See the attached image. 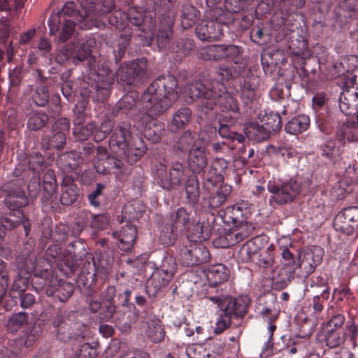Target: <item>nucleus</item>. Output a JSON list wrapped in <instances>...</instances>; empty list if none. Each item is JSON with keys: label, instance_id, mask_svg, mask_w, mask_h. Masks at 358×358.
Listing matches in <instances>:
<instances>
[{"label": "nucleus", "instance_id": "cd10ccee", "mask_svg": "<svg viewBox=\"0 0 358 358\" xmlns=\"http://www.w3.org/2000/svg\"><path fill=\"white\" fill-rule=\"evenodd\" d=\"M28 168L34 173L31 179H55V171L38 152L33 151L29 155Z\"/></svg>", "mask_w": 358, "mask_h": 358}, {"label": "nucleus", "instance_id": "052dcab7", "mask_svg": "<svg viewBox=\"0 0 358 358\" xmlns=\"http://www.w3.org/2000/svg\"><path fill=\"white\" fill-rule=\"evenodd\" d=\"M259 314L268 323L274 322L278 318L280 314L278 301L272 298L270 303L260 310Z\"/></svg>", "mask_w": 358, "mask_h": 358}, {"label": "nucleus", "instance_id": "3c124183", "mask_svg": "<svg viewBox=\"0 0 358 358\" xmlns=\"http://www.w3.org/2000/svg\"><path fill=\"white\" fill-rule=\"evenodd\" d=\"M223 45H211L201 48L198 56L206 61H219L223 59Z\"/></svg>", "mask_w": 358, "mask_h": 358}, {"label": "nucleus", "instance_id": "dca6fc26", "mask_svg": "<svg viewBox=\"0 0 358 358\" xmlns=\"http://www.w3.org/2000/svg\"><path fill=\"white\" fill-rule=\"evenodd\" d=\"M267 188L273 194L272 200L282 205L294 199L300 192L301 184L298 180H268Z\"/></svg>", "mask_w": 358, "mask_h": 358}, {"label": "nucleus", "instance_id": "bb28decb", "mask_svg": "<svg viewBox=\"0 0 358 358\" xmlns=\"http://www.w3.org/2000/svg\"><path fill=\"white\" fill-rule=\"evenodd\" d=\"M66 17H70L73 20L77 22H82L84 20V16L81 15L77 9V4L73 1L66 3L60 14H52L48 20V25L50 29V34L54 35L59 29V25L62 20L66 19Z\"/></svg>", "mask_w": 358, "mask_h": 358}, {"label": "nucleus", "instance_id": "a18cd8bd", "mask_svg": "<svg viewBox=\"0 0 358 358\" xmlns=\"http://www.w3.org/2000/svg\"><path fill=\"white\" fill-rule=\"evenodd\" d=\"M83 261L66 253L56 264L57 267L67 277H70L80 266Z\"/></svg>", "mask_w": 358, "mask_h": 358}, {"label": "nucleus", "instance_id": "c9c22d12", "mask_svg": "<svg viewBox=\"0 0 358 358\" xmlns=\"http://www.w3.org/2000/svg\"><path fill=\"white\" fill-rule=\"evenodd\" d=\"M157 117L141 118L143 124L145 122L143 136L152 143H158L166 132L164 124L156 120Z\"/></svg>", "mask_w": 358, "mask_h": 358}, {"label": "nucleus", "instance_id": "20e7f679", "mask_svg": "<svg viewBox=\"0 0 358 358\" xmlns=\"http://www.w3.org/2000/svg\"><path fill=\"white\" fill-rule=\"evenodd\" d=\"M15 181L8 180L2 186L3 190L7 192L6 204L10 212L0 218V224L8 230L15 229L22 224L25 235L28 236L31 224L28 220L24 219V215L20 210L28 204V199L24 190L14 183Z\"/></svg>", "mask_w": 358, "mask_h": 358}, {"label": "nucleus", "instance_id": "13d9d810", "mask_svg": "<svg viewBox=\"0 0 358 358\" xmlns=\"http://www.w3.org/2000/svg\"><path fill=\"white\" fill-rule=\"evenodd\" d=\"M285 0H261L255 9V14L257 18H260L264 15L269 14L275 8H278L281 13L284 8L282 1Z\"/></svg>", "mask_w": 358, "mask_h": 358}, {"label": "nucleus", "instance_id": "c03bdc74", "mask_svg": "<svg viewBox=\"0 0 358 358\" xmlns=\"http://www.w3.org/2000/svg\"><path fill=\"white\" fill-rule=\"evenodd\" d=\"M347 338V333L343 330L324 329V339L326 345L329 348H335L343 345Z\"/></svg>", "mask_w": 358, "mask_h": 358}, {"label": "nucleus", "instance_id": "ea45409f", "mask_svg": "<svg viewBox=\"0 0 358 358\" xmlns=\"http://www.w3.org/2000/svg\"><path fill=\"white\" fill-rule=\"evenodd\" d=\"M209 151L213 154L220 155L232 159L234 149H235V143L230 138L222 141H212L208 143Z\"/></svg>", "mask_w": 358, "mask_h": 358}, {"label": "nucleus", "instance_id": "8fccbe9b", "mask_svg": "<svg viewBox=\"0 0 358 358\" xmlns=\"http://www.w3.org/2000/svg\"><path fill=\"white\" fill-rule=\"evenodd\" d=\"M334 116L327 110L320 112L316 115V124L320 130L326 134L332 133L336 125Z\"/></svg>", "mask_w": 358, "mask_h": 358}, {"label": "nucleus", "instance_id": "603ef678", "mask_svg": "<svg viewBox=\"0 0 358 358\" xmlns=\"http://www.w3.org/2000/svg\"><path fill=\"white\" fill-rule=\"evenodd\" d=\"M108 22L119 31H124L126 35L131 34L127 13L120 10H115L108 17Z\"/></svg>", "mask_w": 358, "mask_h": 358}, {"label": "nucleus", "instance_id": "864d4df0", "mask_svg": "<svg viewBox=\"0 0 358 358\" xmlns=\"http://www.w3.org/2000/svg\"><path fill=\"white\" fill-rule=\"evenodd\" d=\"M147 334L152 342L155 343L162 342L165 337V331L162 321L159 319L150 321L148 325Z\"/></svg>", "mask_w": 358, "mask_h": 358}, {"label": "nucleus", "instance_id": "4468645a", "mask_svg": "<svg viewBox=\"0 0 358 358\" xmlns=\"http://www.w3.org/2000/svg\"><path fill=\"white\" fill-rule=\"evenodd\" d=\"M95 44L96 40L92 38L86 40L80 45L74 43L66 44L57 53L55 61L59 64L71 63L76 65L91 55L92 48Z\"/></svg>", "mask_w": 358, "mask_h": 358}, {"label": "nucleus", "instance_id": "a19ab883", "mask_svg": "<svg viewBox=\"0 0 358 358\" xmlns=\"http://www.w3.org/2000/svg\"><path fill=\"white\" fill-rule=\"evenodd\" d=\"M310 127L309 116L298 115L289 120L285 126V131L292 135H296L306 131Z\"/></svg>", "mask_w": 358, "mask_h": 358}, {"label": "nucleus", "instance_id": "f8f14e48", "mask_svg": "<svg viewBox=\"0 0 358 358\" xmlns=\"http://www.w3.org/2000/svg\"><path fill=\"white\" fill-rule=\"evenodd\" d=\"M189 224L187 237L183 243H202L220 231L214 213L202 214V218L199 217L195 223Z\"/></svg>", "mask_w": 358, "mask_h": 358}, {"label": "nucleus", "instance_id": "bf43d9fd", "mask_svg": "<svg viewBox=\"0 0 358 358\" xmlns=\"http://www.w3.org/2000/svg\"><path fill=\"white\" fill-rule=\"evenodd\" d=\"M192 112L188 108H181L173 115L171 130L173 132L183 128L190 120Z\"/></svg>", "mask_w": 358, "mask_h": 358}, {"label": "nucleus", "instance_id": "338daca9", "mask_svg": "<svg viewBox=\"0 0 358 358\" xmlns=\"http://www.w3.org/2000/svg\"><path fill=\"white\" fill-rule=\"evenodd\" d=\"M329 296L330 292L328 289H323L320 293L316 292L313 296L310 306L313 308L315 315L320 314L323 311Z\"/></svg>", "mask_w": 358, "mask_h": 358}, {"label": "nucleus", "instance_id": "ddd939ff", "mask_svg": "<svg viewBox=\"0 0 358 358\" xmlns=\"http://www.w3.org/2000/svg\"><path fill=\"white\" fill-rule=\"evenodd\" d=\"M206 275L208 282L206 297L212 302H217L220 298L227 297L224 289L220 286L229 279V269L222 264H217L208 268Z\"/></svg>", "mask_w": 358, "mask_h": 358}, {"label": "nucleus", "instance_id": "6ab92c4d", "mask_svg": "<svg viewBox=\"0 0 358 358\" xmlns=\"http://www.w3.org/2000/svg\"><path fill=\"white\" fill-rule=\"evenodd\" d=\"M228 230L223 229V234L216 237L213 243L215 247L227 248L234 246L247 238L254 231V224H243Z\"/></svg>", "mask_w": 358, "mask_h": 358}, {"label": "nucleus", "instance_id": "aec40b11", "mask_svg": "<svg viewBox=\"0 0 358 358\" xmlns=\"http://www.w3.org/2000/svg\"><path fill=\"white\" fill-rule=\"evenodd\" d=\"M77 286L85 299L96 294V275L94 258L88 255L83 262L80 273L77 278Z\"/></svg>", "mask_w": 358, "mask_h": 358}, {"label": "nucleus", "instance_id": "79ce46f5", "mask_svg": "<svg viewBox=\"0 0 358 358\" xmlns=\"http://www.w3.org/2000/svg\"><path fill=\"white\" fill-rule=\"evenodd\" d=\"M74 180H62L60 201L63 205L69 206L74 203L79 196V189Z\"/></svg>", "mask_w": 358, "mask_h": 358}, {"label": "nucleus", "instance_id": "09e8293b", "mask_svg": "<svg viewBox=\"0 0 358 358\" xmlns=\"http://www.w3.org/2000/svg\"><path fill=\"white\" fill-rule=\"evenodd\" d=\"M49 121L48 115L41 110L29 113L27 127L30 131H36L43 128Z\"/></svg>", "mask_w": 358, "mask_h": 358}, {"label": "nucleus", "instance_id": "423d86ee", "mask_svg": "<svg viewBox=\"0 0 358 358\" xmlns=\"http://www.w3.org/2000/svg\"><path fill=\"white\" fill-rule=\"evenodd\" d=\"M15 264L17 270L21 273L31 277V284L36 291L46 289L52 277H55L52 273L50 262L41 259L36 261V257L30 250L24 249L22 253L16 257Z\"/></svg>", "mask_w": 358, "mask_h": 358}, {"label": "nucleus", "instance_id": "e2e57ef3", "mask_svg": "<svg viewBox=\"0 0 358 358\" xmlns=\"http://www.w3.org/2000/svg\"><path fill=\"white\" fill-rule=\"evenodd\" d=\"M28 314L20 312L13 314L7 321V329L10 333H15L21 329L28 322Z\"/></svg>", "mask_w": 358, "mask_h": 358}, {"label": "nucleus", "instance_id": "f257e3e1", "mask_svg": "<svg viewBox=\"0 0 358 358\" xmlns=\"http://www.w3.org/2000/svg\"><path fill=\"white\" fill-rule=\"evenodd\" d=\"M177 86L178 80L175 76L169 74L159 76L150 83L141 96L135 90L125 94L113 108L112 115L132 119L139 113L137 106L139 102L145 110L141 118L159 117L178 99Z\"/></svg>", "mask_w": 358, "mask_h": 358}, {"label": "nucleus", "instance_id": "412c9836", "mask_svg": "<svg viewBox=\"0 0 358 358\" xmlns=\"http://www.w3.org/2000/svg\"><path fill=\"white\" fill-rule=\"evenodd\" d=\"M85 302L87 306V310L99 322H113L118 320L120 321V317H117V306L112 305L105 302L101 299H99L96 294L85 299Z\"/></svg>", "mask_w": 358, "mask_h": 358}, {"label": "nucleus", "instance_id": "5701e85b", "mask_svg": "<svg viewBox=\"0 0 358 358\" xmlns=\"http://www.w3.org/2000/svg\"><path fill=\"white\" fill-rule=\"evenodd\" d=\"M78 317V313L57 309L52 320V324L57 332V338L66 342L72 334V326Z\"/></svg>", "mask_w": 358, "mask_h": 358}, {"label": "nucleus", "instance_id": "f704fd0d", "mask_svg": "<svg viewBox=\"0 0 358 358\" xmlns=\"http://www.w3.org/2000/svg\"><path fill=\"white\" fill-rule=\"evenodd\" d=\"M187 160L189 169L193 173H201L208 164L206 148L199 145H193L188 152Z\"/></svg>", "mask_w": 358, "mask_h": 358}, {"label": "nucleus", "instance_id": "680f3d73", "mask_svg": "<svg viewBox=\"0 0 358 358\" xmlns=\"http://www.w3.org/2000/svg\"><path fill=\"white\" fill-rule=\"evenodd\" d=\"M76 22L72 19H63L59 25L58 41L65 43L73 34L75 31Z\"/></svg>", "mask_w": 358, "mask_h": 358}, {"label": "nucleus", "instance_id": "f03ea898", "mask_svg": "<svg viewBox=\"0 0 358 358\" xmlns=\"http://www.w3.org/2000/svg\"><path fill=\"white\" fill-rule=\"evenodd\" d=\"M223 59L232 63L220 66L213 76L221 80H236L233 87L240 94V98L245 106L251 108L258 97V87L260 78L251 69H247V64L242 59L243 48L236 45H223Z\"/></svg>", "mask_w": 358, "mask_h": 358}, {"label": "nucleus", "instance_id": "1a4fd4ad", "mask_svg": "<svg viewBox=\"0 0 358 358\" xmlns=\"http://www.w3.org/2000/svg\"><path fill=\"white\" fill-rule=\"evenodd\" d=\"M213 303L220 308L214 329L216 334H220L229 327L233 318H242L245 316L250 304V299L247 296L238 298L227 296L220 298L218 301Z\"/></svg>", "mask_w": 358, "mask_h": 358}, {"label": "nucleus", "instance_id": "58836bf2", "mask_svg": "<svg viewBox=\"0 0 358 358\" xmlns=\"http://www.w3.org/2000/svg\"><path fill=\"white\" fill-rule=\"evenodd\" d=\"M194 141V134L189 131H187L184 132L179 138L173 141V152L177 156L180 157H183L187 151L189 152V150L193 145H197Z\"/></svg>", "mask_w": 358, "mask_h": 358}, {"label": "nucleus", "instance_id": "72a5a7b5", "mask_svg": "<svg viewBox=\"0 0 358 358\" xmlns=\"http://www.w3.org/2000/svg\"><path fill=\"white\" fill-rule=\"evenodd\" d=\"M94 168L97 173L103 175H114L115 178L120 177L123 172V163L121 159L114 156L101 158V160L96 161Z\"/></svg>", "mask_w": 358, "mask_h": 358}, {"label": "nucleus", "instance_id": "a211bd4d", "mask_svg": "<svg viewBox=\"0 0 358 358\" xmlns=\"http://www.w3.org/2000/svg\"><path fill=\"white\" fill-rule=\"evenodd\" d=\"M181 264L185 266H194L208 262L210 255L202 243H182L180 248Z\"/></svg>", "mask_w": 358, "mask_h": 358}, {"label": "nucleus", "instance_id": "a878e982", "mask_svg": "<svg viewBox=\"0 0 358 358\" xmlns=\"http://www.w3.org/2000/svg\"><path fill=\"white\" fill-rule=\"evenodd\" d=\"M127 18L128 23L139 27L144 32L152 30L155 26V13L147 11L141 7H130L127 13Z\"/></svg>", "mask_w": 358, "mask_h": 358}, {"label": "nucleus", "instance_id": "c756f323", "mask_svg": "<svg viewBox=\"0 0 358 358\" xmlns=\"http://www.w3.org/2000/svg\"><path fill=\"white\" fill-rule=\"evenodd\" d=\"M73 292V283L58 279L57 276L50 278V284L46 289V294L48 296H54L62 302L69 300Z\"/></svg>", "mask_w": 358, "mask_h": 358}, {"label": "nucleus", "instance_id": "39448f33", "mask_svg": "<svg viewBox=\"0 0 358 358\" xmlns=\"http://www.w3.org/2000/svg\"><path fill=\"white\" fill-rule=\"evenodd\" d=\"M131 124L122 122L112 132L109 148L117 157L133 164L145 153L146 147L142 139L138 138L131 144Z\"/></svg>", "mask_w": 358, "mask_h": 358}, {"label": "nucleus", "instance_id": "49530a36", "mask_svg": "<svg viewBox=\"0 0 358 358\" xmlns=\"http://www.w3.org/2000/svg\"><path fill=\"white\" fill-rule=\"evenodd\" d=\"M57 180H29L27 185V187L29 190V192H34L31 188L34 187L36 189V194L38 192V187L41 189L42 185L43 191V196L48 199L51 197L55 193L57 192V189L58 187V185L57 183Z\"/></svg>", "mask_w": 358, "mask_h": 358}, {"label": "nucleus", "instance_id": "f3484780", "mask_svg": "<svg viewBox=\"0 0 358 358\" xmlns=\"http://www.w3.org/2000/svg\"><path fill=\"white\" fill-rule=\"evenodd\" d=\"M250 214V204L247 201H241L225 209L220 210L216 217V221L220 220L226 224H232L234 227L243 224H253L246 221Z\"/></svg>", "mask_w": 358, "mask_h": 358}, {"label": "nucleus", "instance_id": "393cba45", "mask_svg": "<svg viewBox=\"0 0 358 358\" xmlns=\"http://www.w3.org/2000/svg\"><path fill=\"white\" fill-rule=\"evenodd\" d=\"M345 146L331 137L324 140L318 147L319 155L325 160V163L332 167L340 165L343 159Z\"/></svg>", "mask_w": 358, "mask_h": 358}, {"label": "nucleus", "instance_id": "de8ad7c7", "mask_svg": "<svg viewBox=\"0 0 358 358\" xmlns=\"http://www.w3.org/2000/svg\"><path fill=\"white\" fill-rule=\"evenodd\" d=\"M200 17V11L189 4L182 6L181 10V26L187 29L195 24Z\"/></svg>", "mask_w": 358, "mask_h": 358}, {"label": "nucleus", "instance_id": "69168bd1", "mask_svg": "<svg viewBox=\"0 0 358 358\" xmlns=\"http://www.w3.org/2000/svg\"><path fill=\"white\" fill-rule=\"evenodd\" d=\"M172 26L171 22H168L166 24H161L159 25L156 40L160 48H165L169 45L173 33Z\"/></svg>", "mask_w": 358, "mask_h": 358}, {"label": "nucleus", "instance_id": "6e6d98bb", "mask_svg": "<svg viewBox=\"0 0 358 358\" xmlns=\"http://www.w3.org/2000/svg\"><path fill=\"white\" fill-rule=\"evenodd\" d=\"M210 343L192 344L186 349L187 355L189 358H215L211 355Z\"/></svg>", "mask_w": 358, "mask_h": 358}, {"label": "nucleus", "instance_id": "473e14b6", "mask_svg": "<svg viewBox=\"0 0 358 358\" xmlns=\"http://www.w3.org/2000/svg\"><path fill=\"white\" fill-rule=\"evenodd\" d=\"M76 157V152L63 153L58 157L57 165L63 172L62 179H76V176H78V171H80Z\"/></svg>", "mask_w": 358, "mask_h": 358}, {"label": "nucleus", "instance_id": "6e6552de", "mask_svg": "<svg viewBox=\"0 0 358 358\" xmlns=\"http://www.w3.org/2000/svg\"><path fill=\"white\" fill-rule=\"evenodd\" d=\"M294 15L290 13L287 18L280 17L277 19V15L273 17L271 20V25L273 32L268 29V26H255L250 32L251 40L259 45H267L271 42L272 35H275L276 41H281L289 37V35L297 28L294 23H289L294 20Z\"/></svg>", "mask_w": 358, "mask_h": 358}, {"label": "nucleus", "instance_id": "0e129e2a", "mask_svg": "<svg viewBox=\"0 0 358 358\" xmlns=\"http://www.w3.org/2000/svg\"><path fill=\"white\" fill-rule=\"evenodd\" d=\"M332 298L341 302L345 299L348 301L355 300V296L349 287V282H342L338 287H335L332 292Z\"/></svg>", "mask_w": 358, "mask_h": 358}, {"label": "nucleus", "instance_id": "5fc2aeb1", "mask_svg": "<svg viewBox=\"0 0 358 358\" xmlns=\"http://www.w3.org/2000/svg\"><path fill=\"white\" fill-rule=\"evenodd\" d=\"M352 120L346 117L345 120H341V123L337 126L335 136L334 137L338 142L345 146L346 142H351Z\"/></svg>", "mask_w": 358, "mask_h": 358}, {"label": "nucleus", "instance_id": "4c0bfd02", "mask_svg": "<svg viewBox=\"0 0 358 358\" xmlns=\"http://www.w3.org/2000/svg\"><path fill=\"white\" fill-rule=\"evenodd\" d=\"M234 117L231 115H226L220 120V127L218 133L222 137V140L230 138L234 143L237 141L240 143L241 141H245V137L241 134H238L231 129V127L234 124Z\"/></svg>", "mask_w": 358, "mask_h": 358}, {"label": "nucleus", "instance_id": "7c9ffc66", "mask_svg": "<svg viewBox=\"0 0 358 358\" xmlns=\"http://www.w3.org/2000/svg\"><path fill=\"white\" fill-rule=\"evenodd\" d=\"M294 268H296L294 265L284 264L281 268L274 271L271 278L273 289L280 291L286 288L296 277Z\"/></svg>", "mask_w": 358, "mask_h": 358}, {"label": "nucleus", "instance_id": "9d476101", "mask_svg": "<svg viewBox=\"0 0 358 358\" xmlns=\"http://www.w3.org/2000/svg\"><path fill=\"white\" fill-rule=\"evenodd\" d=\"M191 213V208L180 207L170 214L169 221L163 226L159 236L161 244L170 246L175 243L179 234L192 221H195Z\"/></svg>", "mask_w": 358, "mask_h": 358}, {"label": "nucleus", "instance_id": "4d7b16f0", "mask_svg": "<svg viewBox=\"0 0 358 358\" xmlns=\"http://www.w3.org/2000/svg\"><path fill=\"white\" fill-rule=\"evenodd\" d=\"M245 133L248 138L257 142L266 140L271 135L270 131L262 122L261 124L258 123H251L250 126L246 128Z\"/></svg>", "mask_w": 358, "mask_h": 358}, {"label": "nucleus", "instance_id": "2eb2a0df", "mask_svg": "<svg viewBox=\"0 0 358 358\" xmlns=\"http://www.w3.org/2000/svg\"><path fill=\"white\" fill-rule=\"evenodd\" d=\"M117 79L127 85H137L148 78L147 59L144 57L130 63L124 62L116 72Z\"/></svg>", "mask_w": 358, "mask_h": 358}, {"label": "nucleus", "instance_id": "b1692460", "mask_svg": "<svg viewBox=\"0 0 358 358\" xmlns=\"http://www.w3.org/2000/svg\"><path fill=\"white\" fill-rule=\"evenodd\" d=\"M324 250L320 248H315L313 250L306 252L302 259L299 258L297 263L292 265L296 266V277L306 278L315 271V268L322 262Z\"/></svg>", "mask_w": 358, "mask_h": 358}, {"label": "nucleus", "instance_id": "4be33fe9", "mask_svg": "<svg viewBox=\"0 0 358 358\" xmlns=\"http://www.w3.org/2000/svg\"><path fill=\"white\" fill-rule=\"evenodd\" d=\"M70 131V122L66 117L57 120L52 126V135L51 137H44L41 145L45 149H55L62 150L66 143V136Z\"/></svg>", "mask_w": 358, "mask_h": 358}, {"label": "nucleus", "instance_id": "7ed1b4c3", "mask_svg": "<svg viewBox=\"0 0 358 358\" xmlns=\"http://www.w3.org/2000/svg\"><path fill=\"white\" fill-rule=\"evenodd\" d=\"M224 81L212 76L190 83L186 87V96L191 101L199 99V109L206 115L218 106L222 111L237 116L238 101L227 92Z\"/></svg>", "mask_w": 358, "mask_h": 358}, {"label": "nucleus", "instance_id": "e433bc0d", "mask_svg": "<svg viewBox=\"0 0 358 358\" xmlns=\"http://www.w3.org/2000/svg\"><path fill=\"white\" fill-rule=\"evenodd\" d=\"M172 278H167L164 273L159 272L156 268L150 278L147 280L145 289L148 296H155L158 292L164 287L166 286Z\"/></svg>", "mask_w": 358, "mask_h": 358}, {"label": "nucleus", "instance_id": "774afa93", "mask_svg": "<svg viewBox=\"0 0 358 358\" xmlns=\"http://www.w3.org/2000/svg\"><path fill=\"white\" fill-rule=\"evenodd\" d=\"M145 210V204L138 200L131 201L123 207V213L128 214L131 219H138Z\"/></svg>", "mask_w": 358, "mask_h": 358}, {"label": "nucleus", "instance_id": "0eeeda50", "mask_svg": "<svg viewBox=\"0 0 358 358\" xmlns=\"http://www.w3.org/2000/svg\"><path fill=\"white\" fill-rule=\"evenodd\" d=\"M89 73L83 77V81L88 85L90 92L96 93L97 99L104 101L110 94V86L114 78L108 62H97L95 57H90L87 62Z\"/></svg>", "mask_w": 358, "mask_h": 358}, {"label": "nucleus", "instance_id": "2f4dec72", "mask_svg": "<svg viewBox=\"0 0 358 358\" xmlns=\"http://www.w3.org/2000/svg\"><path fill=\"white\" fill-rule=\"evenodd\" d=\"M112 237L121 250L129 251L137 237L136 227L132 224H126L120 231H113Z\"/></svg>", "mask_w": 358, "mask_h": 358}, {"label": "nucleus", "instance_id": "9b49d317", "mask_svg": "<svg viewBox=\"0 0 358 358\" xmlns=\"http://www.w3.org/2000/svg\"><path fill=\"white\" fill-rule=\"evenodd\" d=\"M203 189L209 196L203 199V208L204 213H213L212 211L222 206L232 192V187L224 180H203Z\"/></svg>", "mask_w": 358, "mask_h": 358}, {"label": "nucleus", "instance_id": "c85d7f7f", "mask_svg": "<svg viewBox=\"0 0 358 358\" xmlns=\"http://www.w3.org/2000/svg\"><path fill=\"white\" fill-rule=\"evenodd\" d=\"M224 27L226 24L217 20H203L196 26L195 33L201 41H217L223 36Z\"/></svg>", "mask_w": 358, "mask_h": 358}, {"label": "nucleus", "instance_id": "37998d69", "mask_svg": "<svg viewBox=\"0 0 358 358\" xmlns=\"http://www.w3.org/2000/svg\"><path fill=\"white\" fill-rule=\"evenodd\" d=\"M269 238L264 234L257 236L243 245L241 252L247 255L248 259L257 254L262 248H264L268 242Z\"/></svg>", "mask_w": 358, "mask_h": 358}]
</instances>
